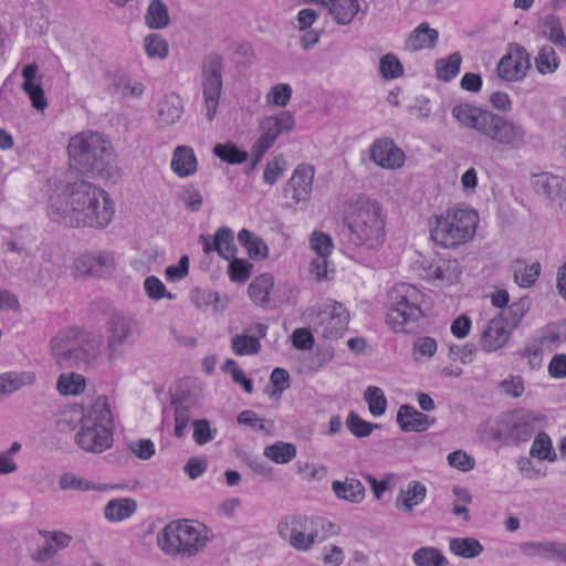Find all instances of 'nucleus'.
I'll return each instance as SVG.
<instances>
[{
    "mask_svg": "<svg viewBox=\"0 0 566 566\" xmlns=\"http://www.w3.org/2000/svg\"><path fill=\"white\" fill-rule=\"evenodd\" d=\"M50 218L67 227L106 228L113 219L114 207L108 195L87 181L65 186L49 199Z\"/></svg>",
    "mask_w": 566,
    "mask_h": 566,
    "instance_id": "f257e3e1",
    "label": "nucleus"
},
{
    "mask_svg": "<svg viewBox=\"0 0 566 566\" xmlns=\"http://www.w3.org/2000/svg\"><path fill=\"white\" fill-rule=\"evenodd\" d=\"M451 113L462 127L476 130L504 149L521 150L527 145L525 127L507 117L469 103L455 105Z\"/></svg>",
    "mask_w": 566,
    "mask_h": 566,
    "instance_id": "f03ea898",
    "label": "nucleus"
},
{
    "mask_svg": "<svg viewBox=\"0 0 566 566\" xmlns=\"http://www.w3.org/2000/svg\"><path fill=\"white\" fill-rule=\"evenodd\" d=\"M71 165L82 175L109 177L115 161L111 142L96 132H83L70 139Z\"/></svg>",
    "mask_w": 566,
    "mask_h": 566,
    "instance_id": "7ed1b4c3",
    "label": "nucleus"
},
{
    "mask_svg": "<svg viewBox=\"0 0 566 566\" xmlns=\"http://www.w3.org/2000/svg\"><path fill=\"white\" fill-rule=\"evenodd\" d=\"M104 340L99 333L70 328L52 339V354L62 368L93 365L102 356Z\"/></svg>",
    "mask_w": 566,
    "mask_h": 566,
    "instance_id": "20e7f679",
    "label": "nucleus"
},
{
    "mask_svg": "<svg viewBox=\"0 0 566 566\" xmlns=\"http://www.w3.org/2000/svg\"><path fill=\"white\" fill-rule=\"evenodd\" d=\"M340 527L322 517L294 514L283 517L277 523L279 536L295 551L310 552L315 544L338 535Z\"/></svg>",
    "mask_w": 566,
    "mask_h": 566,
    "instance_id": "39448f33",
    "label": "nucleus"
},
{
    "mask_svg": "<svg viewBox=\"0 0 566 566\" xmlns=\"http://www.w3.org/2000/svg\"><path fill=\"white\" fill-rule=\"evenodd\" d=\"M211 541L209 531L202 525L186 521L168 523L157 535V545L168 556L192 558Z\"/></svg>",
    "mask_w": 566,
    "mask_h": 566,
    "instance_id": "423d86ee",
    "label": "nucleus"
},
{
    "mask_svg": "<svg viewBox=\"0 0 566 566\" xmlns=\"http://www.w3.org/2000/svg\"><path fill=\"white\" fill-rule=\"evenodd\" d=\"M112 412L106 396H99L81 419V430L75 441L87 452L101 453L113 442Z\"/></svg>",
    "mask_w": 566,
    "mask_h": 566,
    "instance_id": "0eeeda50",
    "label": "nucleus"
},
{
    "mask_svg": "<svg viewBox=\"0 0 566 566\" xmlns=\"http://www.w3.org/2000/svg\"><path fill=\"white\" fill-rule=\"evenodd\" d=\"M386 323L396 333H415L423 318L422 293L413 285L401 283L394 286L388 295Z\"/></svg>",
    "mask_w": 566,
    "mask_h": 566,
    "instance_id": "6e6552de",
    "label": "nucleus"
},
{
    "mask_svg": "<svg viewBox=\"0 0 566 566\" xmlns=\"http://www.w3.org/2000/svg\"><path fill=\"white\" fill-rule=\"evenodd\" d=\"M478 226V214L472 209L450 208L436 217L430 231L432 241L446 249H455L470 241Z\"/></svg>",
    "mask_w": 566,
    "mask_h": 566,
    "instance_id": "1a4fd4ad",
    "label": "nucleus"
},
{
    "mask_svg": "<svg viewBox=\"0 0 566 566\" xmlns=\"http://www.w3.org/2000/svg\"><path fill=\"white\" fill-rule=\"evenodd\" d=\"M349 240L353 244L375 248L385 237V219L379 203L370 200L356 202L355 208L346 218Z\"/></svg>",
    "mask_w": 566,
    "mask_h": 566,
    "instance_id": "9d476101",
    "label": "nucleus"
},
{
    "mask_svg": "<svg viewBox=\"0 0 566 566\" xmlns=\"http://www.w3.org/2000/svg\"><path fill=\"white\" fill-rule=\"evenodd\" d=\"M140 334L142 325L135 316L114 312L107 321V360L112 363L123 357V347L133 344Z\"/></svg>",
    "mask_w": 566,
    "mask_h": 566,
    "instance_id": "9b49d317",
    "label": "nucleus"
},
{
    "mask_svg": "<svg viewBox=\"0 0 566 566\" xmlns=\"http://www.w3.org/2000/svg\"><path fill=\"white\" fill-rule=\"evenodd\" d=\"M307 318L316 334L337 339L347 331L349 313L342 303L328 301L318 311L310 310Z\"/></svg>",
    "mask_w": 566,
    "mask_h": 566,
    "instance_id": "f8f14e48",
    "label": "nucleus"
},
{
    "mask_svg": "<svg viewBox=\"0 0 566 566\" xmlns=\"http://www.w3.org/2000/svg\"><path fill=\"white\" fill-rule=\"evenodd\" d=\"M222 61L219 55L208 56L202 66V94L206 117L212 122L217 115L222 92Z\"/></svg>",
    "mask_w": 566,
    "mask_h": 566,
    "instance_id": "ddd939ff",
    "label": "nucleus"
},
{
    "mask_svg": "<svg viewBox=\"0 0 566 566\" xmlns=\"http://www.w3.org/2000/svg\"><path fill=\"white\" fill-rule=\"evenodd\" d=\"M294 126L295 119L287 111L264 117L259 125L260 136L254 144L256 160L262 158L281 134L290 133Z\"/></svg>",
    "mask_w": 566,
    "mask_h": 566,
    "instance_id": "4468645a",
    "label": "nucleus"
},
{
    "mask_svg": "<svg viewBox=\"0 0 566 566\" xmlns=\"http://www.w3.org/2000/svg\"><path fill=\"white\" fill-rule=\"evenodd\" d=\"M314 174V167L311 165L302 164L295 168L283 189L289 208L306 207L313 190Z\"/></svg>",
    "mask_w": 566,
    "mask_h": 566,
    "instance_id": "2eb2a0df",
    "label": "nucleus"
},
{
    "mask_svg": "<svg viewBox=\"0 0 566 566\" xmlns=\"http://www.w3.org/2000/svg\"><path fill=\"white\" fill-rule=\"evenodd\" d=\"M546 422L544 415L528 409L514 411L507 421V436L515 442L528 441Z\"/></svg>",
    "mask_w": 566,
    "mask_h": 566,
    "instance_id": "dca6fc26",
    "label": "nucleus"
},
{
    "mask_svg": "<svg viewBox=\"0 0 566 566\" xmlns=\"http://www.w3.org/2000/svg\"><path fill=\"white\" fill-rule=\"evenodd\" d=\"M531 67L527 50L517 43L511 44L507 53L497 63L499 76L509 82L522 80Z\"/></svg>",
    "mask_w": 566,
    "mask_h": 566,
    "instance_id": "f3484780",
    "label": "nucleus"
},
{
    "mask_svg": "<svg viewBox=\"0 0 566 566\" xmlns=\"http://www.w3.org/2000/svg\"><path fill=\"white\" fill-rule=\"evenodd\" d=\"M370 157L385 169H398L405 163L403 151L390 138L376 139L370 147Z\"/></svg>",
    "mask_w": 566,
    "mask_h": 566,
    "instance_id": "a211bd4d",
    "label": "nucleus"
},
{
    "mask_svg": "<svg viewBox=\"0 0 566 566\" xmlns=\"http://www.w3.org/2000/svg\"><path fill=\"white\" fill-rule=\"evenodd\" d=\"M512 331L503 317H493L488 322L481 334L480 345L482 350L493 353L501 349L509 342Z\"/></svg>",
    "mask_w": 566,
    "mask_h": 566,
    "instance_id": "6ab92c4d",
    "label": "nucleus"
},
{
    "mask_svg": "<svg viewBox=\"0 0 566 566\" xmlns=\"http://www.w3.org/2000/svg\"><path fill=\"white\" fill-rule=\"evenodd\" d=\"M427 496V488L420 481H410L407 489H400L398 496L395 500L397 510L411 514L413 509L421 504Z\"/></svg>",
    "mask_w": 566,
    "mask_h": 566,
    "instance_id": "aec40b11",
    "label": "nucleus"
},
{
    "mask_svg": "<svg viewBox=\"0 0 566 566\" xmlns=\"http://www.w3.org/2000/svg\"><path fill=\"white\" fill-rule=\"evenodd\" d=\"M397 422L405 432H421L427 430L433 423V420H430L427 415L418 411L415 407L402 405L397 413Z\"/></svg>",
    "mask_w": 566,
    "mask_h": 566,
    "instance_id": "412c9836",
    "label": "nucleus"
},
{
    "mask_svg": "<svg viewBox=\"0 0 566 566\" xmlns=\"http://www.w3.org/2000/svg\"><path fill=\"white\" fill-rule=\"evenodd\" d=\"M184 114V104L181 98L176 94L166 95L157 107V122L160 125H174Z\"/></svg>",
    "mask_w": 566,
    "mask_h": 566,
    "instance_id": "4be33fe9",
    "label": "nucleus"
},
{
    "mask_svg": "<svg viewBox=\"0 0 566 566\" xmlns=\"http://www.w3.org/2000/svg\"><path fill=\"white\" fill-rule=\"evenodd\" d=\"M439 33L436 29L429 27L428 23H420L408 36L406 48L409 51H419L423 49L434 48Z\"/></svg>",
    "mask_w": 566,
    "mask_h": 566,
    "instance_id": "5701e85b",
    "label": "nucleus"
},
{
    "mask_svg": "<svg viewBox=\"0 0 566 566\" xmlns=\"http://www.w3.org/2000/svg\"><path fill=\"white\" fill-rule=\"evenodd\" d=\"M565 181L562 177L549 172L537 174L533 177V187L537 193L545 195L549 199H556L564 193Z\"/></svg>",
    "mask_w": 566,
    "mask_h": 566,
    "instance_id": "b1692460",
    "label": "nucleus"
},
{
    "mask_svg": "<svg viewBox=\"0 0 566 566\" xmlns=\"http://www.w3.org/2000/svg\"><path fill=\"white\" fill-rule=\"evenodd\" d=\"M81 263L94 276H105L114 269V256L109 252L86 253L82 255Z\"/></svg>",
    "mask_w": 566,
    "mask_h": 566,
    "instance_id": "393cba45",
    "label": "nucleus"
},
{
    "mask_svg": "<svg viewBox=\"0 0 566 566\" xmlns=\"http://www.w3.org/2000/svg\"><path fill=\"white\" fill-rule=\"evenodd\" d=\"M332 490L335 495L350 503H360L365 499V486L355 478H346L345 481H333Z\"/></svg>",
    "mask_w": 566,
    "mask_h": 566,
    "instance_id": "a878e982",
    "label": "nucleus"
},
{
    "mask_svg": "<svg viewBox=\"0 0 566 566\" xmlns=\"http://www.w3.org/2000/svg\"><path fill=\"white\" fill-rule=\"evenodd\" d=\"M171 169L179 177H188L197 170V159L193 150L188 146L176 147L172 159Z\"/></svg>",
    "mask_w": 566,
    "mask_h": 566,
    "instance_id": "bb28decb",
    "label": "nucleus"
},
{
    "mask_svg": "<svg viewBox=\"0 0 566 566\" xmlns=\"http://www.w3.org/2000/svg\"><path fill=\"white\" fill-rule=\"evenodd\" d=\"M137 510V503L133 499H114L104 507L105 518L109 522H120L130 517Z\"/></svg>",
    "mask_w": 566,
    "mask_h": 566,
    "instance_id": "cd10ccee",
    "label": "nucleus"
},
{
    "mask_svg": "<svg viewBox=\"0 0 566 566\" xmlns=\"http://www.w3.org/2000/svg\"><path fill=\"white\" fill-rule=\"evenodd\" d=\"M541 264L534 262L528 265L523 260H515L512 263V270L515 283L524 289L533 286L541 274Z\"/></svg>",
    "mask_w": 566,
    "mask_h": 566,
    "instance_id": "c85d7f7f",
    "label": "nucleus"
},
{
    "mask_svg": "<svg viewBox=\"0 0 566 566\" xmlns=\"http://www.w3.org/2000/svg\"><path fill=\"white\" fill-rule=\"evenodd\" d=\"M273 285V276L269 273H263L250 283L248 294L255 304L264 306L270 302V292Z\"/></svg>",
    "mask_w": 566,
    "mask_h": 566,
    "instance_id": "c756f323",
    "label": "nucleus"
},
{
    "mask_svg": "<svg viewBox=\"0 0 566 566\" xmlns=\"http://www.w3.org/2000/svg\"><path fill=\"white\" fill-rule=\"evenodd\" d=\"M35 376L31 371H8L0 375V392L10 395L23 386L31 385Z\"/></svg>",
    "mask_w": 566,
    "mask_h": 566,
    "instance_id": "7c9ffc66",
    "label": "nucleus"
},
{
    "mask_svg": "<svg viewBox=\"0 0 566 566\" xmlns=\"http://www.w3.org/2000/svg\"><path fill=\"white\" fill-rule=\"evenodd\" d=\"M536 71L542 75L555 73L560 64L559 57L552 45H543L539 48L537 55L534 59Z\"/></svg>",
    "mask_w": 566,
    "mask_h": 566,
    "instance_id": "2f4dec72",
    "label": "nucleus"
},
{
    "mask_svg": "<svg viewBox=\"0 0 566 566\" xmlns=\"http://www.w3.org/2000/svg\"><path fill=\"white\" fill-rule=\"evenodd\" d=\"M238 240L247 249V252L251 259L260 260L268 256V247L259 235L242 229L238 234Z\"/></svg>",
    "mask_w": 566,
    "mask_h": 566,
    "instance_id": "473e14b6",
    "label": "nucleus"
},
{
    "mask_svg": "<svg viewBox=\"0 0 566 566\" xmlns=\"http://www.w3.org/2000/svg\"><path fill=\"white\" fill-rule=\"evenodd\" d=\"M214 251L224 260L234 258L237 247L233 231L230 228L222 227L217 230L214 233Z\"/></svg>",
    "mask_w": 566,
    "mask_h": 566,
    "instance_id": "72a5a7b5",
    "label": "nucleus"
},
{
    "mask_svg": "<svg viewBox=\"0 0 566 566\" xmlns=\"http://www.w3.org/2000/svg\"><path fill=\"white\" fill-rule=\"evenodd\" d=\"M146 24L150 29L160 30L168 25L169 14L168 9L160 0H153L145 15Z\"/></svg>",
    "mask_w": 566,
    "mask_h": 566,
    "instance_id": "f704fd0d",
    "label": "nucleus"
},
{
    "mask_svg": "<svg viewBox=\"0 0 566 566\" xmlns=\"http://www.w3.org/2000/svg\"><path fill=\"white\" fill-rule=\"evenodd\" d=\"M450 551L463 558H474L483 552V546L475 538L458 537L450 541Z\"/></svg>",
    "mask_w": 566,
    "mask_h": 566,
    "instance_id": "c9c22d12",
    "label": "nucleus"
},
{
    "mask_svg": "<svg viewBox=\"0 0 566 566\" xmlns=\"http://www.w3.org/2000/svg\"><path fill=\"white\" fill-rule=\"evenodd\" d=\"M543 35L557 46L566 48V35L560 19L554 14H547L543 20Z\"/></svg>",
    "mask_w": 566,
    "mask_h": 566,
    "instance_id": "e433bc0d",
    "label": "nucleus"
},
{
    "mask_svg": "<svg viewBox=\"0 0 566 566\" xmlns=\"http://www.w3.org/2000/svg\"><path fill=\"white\" fill-rule=\"evenodd\" d=\"M59 486L61 490H77V491H87L95 490L98 492L106 491L112 489L106 484H94L85 479L78 478L73 473H64L60 476Z\"/></svg>",
    "mask_w": 566,
    "mask_h": 566,
    "instance_id": "4c0bfd02",
    "label": "nucleus"
},
{
    "mask_svg": "<svg viewBox=\"0 0 566 566\" xmlns=\"http://www.w3.org/2000/svg\"><path fill=\"white\" fill-rule=\"evenodd\" d=\"M86 381L84 376L76 373L61 374L57 379V390L61 395H78L84 391Z\"/></svg>",
    "mask_w": 566,
    "mask_h": 566,
    "instance_id": "58836bf2",
    "label": "nucleus"
},
{
    "mask_svg": "<svg viewBox=\"0 0 566 566\" xmlns=\"http://www.w3.org/2000/svg\"><path fill=\"white\" fill-rule=\"evenodd\" d=\"M462 62L460 53H451L447 59H439L436 61V73L439 80L444 82L454 78L459 71Z\"/></svg>",
    "mask_w": 566,
    "mask_h": 566,
    "instance_id": "ea45409f",
    "label": "nucleus"
},
{
    "mask_svg": "<svg viewBox=\"0 0 566 566\" xmlns=\"http://www.w3.org/2000/svg\"><path fill=\"white\" fill-rule=\"evenodd\" d=\"M412 562L417 566H448L447 558L432 546H424L412 554Z\"/></svg>",
    "mask_w": 566,
    "mask_h": 566,
    "instance_id": "a19ab883",
    "label": "nucleus"
},
{
    "mask_svg": "<svg viewBox=\"0 0 566 566\" xmlns=\"http://www.w3.org/2000/svg\"><path fill=\"white\" fill-rule=\"evenodd\" d=\"M231 349L238 356L256 355L261 350V343L258 337L239 334L232 337Z\"/></svg>",
    "mask_w": 566,
    "mask_h": 566,
    "instance_id": "79ce46f5",
    "label": "nucleus"
},
{
    "mask_svg": "<svg viewBox=\"0 0 566 566\" xmlns=\"http://www.w3.org/2000/svg\"><path fill=\"white\" fill-rule=\"evenodd\" d=\"M530 453L532 457L539 460L555 461L556 453L552 446L549 436L543 431H539L533 441Z\"/></svg>",
    "mask_w": 566,
    "mask_h": 566,
    "instance_id": "37998d69",
    "label": "nucleus"
},
{
    "mask_svg": "<svg viewBox=\"0 0 566 566\" xmlns=\"http://www.w3.org/2000/svg\"><path fill=\"white\" fill-rule=\"evenodd\" d=\"M264 455L275 463L285 464L296 455V448L292 443L276 442L264 450Z\"/></svg>",
    "mask_w": 566,
    "mask_h": 566,
    "instance_id": "c03bdc74",
    "label": "nucleus"
},
{
    "mask_svg": "<svg viewBox=\"0 0 566 566\" xmlns=\"http://www.w3.org/2000/svg\"><path fill=\"white\" fill-rule=\"evenodd\" d=\"M144 49L149 59L164 60L169 52L168 42L157 33L145 36Z\"/></svg>",
    "mask_w": 566,
    "mask_h": 566,
    "instance_id": "a18cd8bd",
    "label": "nucleus"
},
{
    "mask_svg": "<svg viewBox=\"0 0 566 566\" xmlns=\"http://www.w3.org/2000/svg\"><path fill=\"white\" fill-rule=\"evenodd\" d=\"M461 274V270L457 263V261H441L431 270V277L434 280H440L448 284H452L455 282Z\"/></svg>",
    "mask_w": 566,
    "mask_h": 566,
    "instance_id": "49530a36",
    "label": "nucleus"
},
{
    "mask_svg": "<svg viewBox=\"0 0 566 566\" xmlns=\"http://www.w3.org/2000/svg\"><path fill=\"white\" fill-rule=\"evenodd\" d=\"M213 154L222 161L235 165L242 164L248 159V153L240 150L233 144H217L213 148Z\"/></svg>",
    "mask_w": 566,
    "mask_h": 566,
    "instance_id": "de8ad7c7",
    "label": "nucleus"
},
{
    "mask_svg": "<svg viewBox=\"0 0 566 566\" xmlns=\"http://www.w3.org/2000/svg\"><path fill=\"white\" fill-rule=\"evenodd\" d=\"M530 302L521 298L518 302L511 304L507 308L503 310L497 317H503L504 322L514 329L522 321L525 313L528 311Z\"/></svg>",
    "mask_w": 566,
    "mask_h": 566,
    "instance_id": "09e8293b",
    "label": "nucleus"
},
{
    "mask_svg": "<svg viewBox=\"0 0 566 566\" xmlns=\"http://www.w3.org/2000/svg\"><path fill=\"white\" fill-rule=\"evenodd\" d=\"M364 398L374 417H380L386 412L387 399L380 388L374 386L368 387L365 391Z\"/></svg>",
    "mask_w": 566,
    "mask_h": 566,
    "instance_id": "8fccbe9b",
    "label": "nucleus"
},
{
    "mask_svg": "<svg viewBox=\"0 0 566 566\" xmlns=\"http://www.w3.org/2000/svg\"><path fill=\"white\" fill-rule=\"evenodd\" d=\"M379 72L386 80H394L403 74V66L395 54L387 53L380 59Z\"/></svg>",
    "mask_w": 566,
    "mask_h": 566,
    "instance_id": "3c124183",
    "label": "nucleus"
},
{
    "mask_svg": "<svg viewBox=\"0 0 566 566\" xmlns=\"http://www.w3.org/2000/svg\"><path fill=\"white\" fill-rule=\"evenodd\" d=\"M346 426L348 430L357 438H365L371 434L375 428L379 426L377 423H370L361 419L355 411H350L346 419Z\"/></svg>",
    "mask_w": 566,
    "mask_h": 566,
    "instance_id": "603ef678",
    "label": "nucleus"
},
{
    "mask_svg": "<svg viewBox=\"0 0 566 566\" xmlns=\"http://www.w3.org/2000/svg\"><path fill=\"white\" fill-rule=\"evenodd\" d=\"M292 96V87L289 84H276L268 93V103L277 107H284L289 104Z\"/></svg>",
    "mask_w": 566,
    "mask_h": 566,
    "instance_id": "864d4df0",
    "label": "nucleus"
},
{
    "mask_svg": "<svg viewBox=\"0 0 566 566\" xmlns=\"http://www.w3.org/2000/svg\"><path fill=\"white\" fill-rule=\"evenodd\" d=\"M144 289L149 298L158 301L163 297H167L168 300H172L174 295L170 292H167L164 283L156 276L150 275L144 281Z\"/></svg>",
    "mask_w": 566,
    "mask_h": 566,
    "instance_id": "5fc2aeb1",
    "label": "nucleus"
},
{
    "mask_svg": "<svg viewBox=\"0 0 566 566\" xmlns=\"http://www.w3.org/2000/svg\"><path fill=\"white\" fill-rule=\"evenodd\" d=\"M193 434L195 442L199 446L206 444L212 441L216 437L217 430H212L207 419H200L193 421Z\"/></svg>",
    "mask_w": 566,
    "mask_h": 566,
    "instance_id": "6e6d98bb",
    "label": "nucleus"
},
{
    "mask_svg": "<svg viewBox=\"0 0 566 566\" xmlns=\"http://www.w3.org/2000/svg\"><path fill=\"white\" fill-rule=\"evenodd\" d=\"M39 535L42 536L45 541L51 542L54 548H56V552L70 547L73 541L72 535L63 531L39 530Z\"/></svg>",
    "mask_w": 566,
    "mask_h": 566,
    "instance_id": "4d7b16f0",
    "label": "nucleus"
},
{
    "mask_svg": "<svg viewBox=\"0 0 566 566\" xmlns=\"http://www.w3.org/2000/svg\"><path fill=\"white\" fill-rule=\"evenodd\" d=\"M285 160L282 156L275 157L266 164L263 172V180L268 185H274L283 175Z\"/></svg>",
    "mask_w": 566,
    "mask_h": 566,
    "instance_id": "13d9d810",
    "label": "nucleus"
},
{
    "mask_svg": "<svg viewBox=\"0 0 566 566\" xmlns=\"http://www.w3.org/2000/svg\"><path fill=\"white\" fill-rule=\"evenodd\" d=\"M310 243L317 255H329L333 249L332 238L322 231H314L310 237Z\"/></svg>",
    "mask_w": 566,
    "mask_h": 566,
    "instance_id": "bf43d9fd",
    "label": "nucleus"
},
{
    "mask_svg": "<svg viewBox=\"0 0 566 566\" xmlns=\"http://www.w3.org/2000/svg\"><path fill=\"white\" fill-rule=\"evenodd\" d=\"M114 85L124 96L130 95L139 97L145 91V86L142 82H132L128 77L120 75L114 80Z\"/></svg>",
    "mask_w": 566,
    "mask_h": 566,
    "instance_id": "052dcab7",
    "label": "nucleus"
},
{
    "mask_svg": "<svg viewBox=\"0 0 566 566\" xmlns=\"http://www.w3.org/2000/svg\"><path fill=\"white\" fill-rule=\"evenodd\" d=\"M251 264L247 260L233 259L229 264V276L233 282H245L250 277Z\"/></svg>",
    "mask_w": 566,
    "mask_h": 566,
    "instance_id": "680f3d73",
    "label": "nucleus"
},
{
    "mask_svg": "<svg viewBox=\"0 0 566 566\" xmlns=\"http://www.w3.org/2000/svg\"><path fill=\"white\" fill-rule=\"evenodd\" d=\"M179 199L190 211H198L202 206V196L192 186L184 187L179 191Z\"/></svg>",
    "mask_w": 566,
    "mask_h": 566,
    "instance_id": "e2e57ef3",
    "label": "nucleus"
},
{
    "mask_svg": "<svg viewBox=\"0 0 566 566\" xmlns=\"http://www.w3.org/2000/svg\"><path fill=\"white\" fill-rule=\"evenodd\" d=\"M503 392L513 398H518L524 394L525 386L521 376H510L500 382Z\"/></svg>",
    "mask_w": 566,
    "mask_h": 566,
    "instance_id": "0e129e2a",
    "label": "nucleus"
},
{
    "mask_svg": "<svg viewBox=\"0 0 566 566\" xmlns=\"http://www.w3.org/2000/svg\"><path fill=\"white\" fill-rule=\"evenodd\" d=\"M448 463L463 472H468L474 468V460L464 451L458 450L448 454Z\"/></svg>",
    "mask_w": 566,
    "mask_h": 566,
    "instance_id": "69168bd1",
    "label": "nucleus"
},
{
    "mask_svg": "<svg viewBox=\"0 0 566 566\" xmlns=\"http://www.w3.org/2000/svg\"><path fill=\"white\" fill-rule=\"evenodd\" d=\"M476 352L474 344L468 343L465 345H451L449 347V355L453 360H460L462 364H468L472 360Z\"/></svg>",
    "mask_w": 566,
    "mask_h": 566,
    "instance_id": "338daca9",
    "label": "nucleus"
},
{
    "mask_svg": "<svg viewBox=\"0 0 566 566\" xmlns=\"http://www.w3.org/2000/svg\"><path fill=\"white\" fill-rule=\"evenodd\" d=\"M544 558L566 563V542L546 541Z\"/></svg>",
    "mask_w": 566,
    "mask_h": 566,
    "instance_id": "774afa93",
    "label": "nucleus"
}]
</instances>
